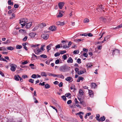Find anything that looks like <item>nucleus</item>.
I'll use <instances>...</instances> for the list:
<instances>
[{
	"label": "nucleus",
	"instance_id": "f257e3e1",
	"mask_svg": "<svg viewBox=\"0 0 122 122\" xmlns=\"http://www.w3.org/2000/svg\"><path fill=\"white\" fill-rule=\"evenodd\" d=\"M68 66L66 65L61 66L59 68V70L61 71L65 72L67 71Z\"/></svg>",
	"mask_w": 122,
	"mask_h": 122
},
{
	"label": "nucleus",
	"instance_id": "f03ea898",
	"mask_svg": "<svg viewBox=\"0 0 122 122\" xmlns=\"http://www.w3.org/2000/svg\"><path fill=\"white\" fill-rule=\"evenodd\" d=\"M19 23L23 27L25 26L26 24V22H25L24 19L23 18H22L20 20Z\"/></svg>",
	"mask_w": 122,
	"mask_h": 122
},
{
	"label": "nucleus",
	"instance_id": "7ed1b4c3",
	"mask_svg": "<svg viewBox=\"0 0 122 122\" xmlns=\"http://www.w3.org/2000/svg\"><path fill=\"white\" fill-rule=\"evenodd\" d=\"M34 52L36 54L38 55L41 53V52H42V51L38 47L35 50Z\"/></svg>",
	"mask_w": 122,
	"mask_h": 122
},
{
	"label": "nucleus",
	"instance_id": "20e7f679",
	"mask_svg": "<svg viewBox=\"0 0 122 122\" xmlns=\"http://www.w3.org/2000/svg\"><path fill=\"white\" fill-rule=\"evenodd\" d=\"M100 20L102 22H105L106 21V19L105 17L102 16L100 17Z\"/></svg>",
	"mask_w": 122,
	"mask_h": 122
},
{
	"label": "nucleus",
	"instance_id": "39448f33",
	"mask_svg": "<svg viewBox=\"0 0 122 122\" xmlns=\"http://www.w3.org/2000/svg\"><path fill=\"white\" fill-rule=\"evenodd\" d=\"M49 35L47 34H43L41 35V37L44 39H47L49 38Z\"/></svg>",
	"mask_w": 122,
	"mask_h": 122
},
{
	"label": "nucleus",
	"instance_id": "423d86ee",
	"mask_svg": "<svg viewBox=\"0 0 122 122\" xmlns=\"http://www.w3.org/2000/svg\"><path fill=\"white\" fill-rule=\"evenodd\" d=\"M64 2H60L58 4V5L59 8L61 9L64 6Z\"/></svg>",
	"mask_w": 122,
	"mask_h": 122
},
{
	"label": "nucleus",
	"instance_id": "0eeeda50",
	"mask_svg": "<svg viewBox=\"0 0 122 122\" xmlns=\"http://www.w3.org/2000/svg\"><path fill=\"white\" fill-rule=\"evenodd\" d=\"M119 51L117 49H116L113 50L112 55H114L115 54H118L119 53Z\"/></svg>",
	"mask_w": 122,
	"mask_h": 122
},
{
	"label": "nucleus",
	"instance_id": "6e6552de",
	"mask_svg": "<svg viewBox=\"0 0 122 122\" xmlns=\"http://www.w3.org/2000/svg\"><path fill=\"white\" fill-rule=\"evenodd\" d=\"M46 26V24L45 23H42L39 25V27L41 28H43Z\"/></svg>",
	"mask_w": 122,
	"mask_h": 122
},
{
	"label": "nucleus",
	"instance_id": "1a4fd4ad",
	"mask_svg": "<svg viewBox=\"0 0 122 122\" xmlns=\"http://www.w3.org/2000/svg\"><path fill=\"white\" fill-rule=\"evenodd\" d=\"M89 94L90 97H93V92L92 91L89 90Z\"/></svg>",
	"mask_w": 122,
	"mask_h": 122
},
{
	"label": "nucleus",
	"instance_id": "9d476101",
	"mask_svg": "<svg viewBox=\"0 0 122 122\" xmlns=\"http://www.w3.org/2000/svg\"><path fill=\"white\" fill-rule=\"evenodd\" d=\"M49 29L50 30L53 31L56 30V28L55 26H53L50 27Z\"/></svg>",
	"mask_w": 122,
	"mask_h": 122
},
{
	"label": "nucleus",
	"instance_id": "9b49d317",
	"mask_svg": "<svg viewBox=\"0 0 122 122\" xmlns=\"http://www.w3.org/2000/svg\"><path fill=\"white\" fill-rule=\"evenodd\" d=\"M31 22L28 23L25 26V27L27 28H29L31 26Z\"/></svg>",
	"mask_w": 122,
	"mask_h": 122
},
{
	"label": "nucleus",
	"instance_id": "f8f14e48",
	"mask_svg": "<svg viewBox=\"0 0 122 122\" xmlns=\"http://www.w3.org/2000/svg\"><path fill=\"white\" fill-rule=\"evenodd\" d=\"M63 13V12L62 11H60L59 12V15H57V17H62V16L63 15L62 14V13Z\"/></svg>",
	"mask_w": 122,
	"mask_h": 122
},
{
	"label": "nucleus",
	"instance_id": "ddd939ff",
	"mask_svg": "<svg viewBox=\"0 0 122 122\" xmlns=\"http://www.w3.org/2000/svg\"><path fill=\"white\" fill-rule=\"evenodd\" d=\"M53 46L52 44H51L47 46L46 47L48 51L50 50L51 49V47Z\"/></svg>",
	"mask_w": 122,
	"mask_h": 122
},
{
	"label": "nucleus",
	"instance_id": "4468645a",
	"mask_svg": "<svg viewBox=\"0 0 122 122\" xmlns=\"http://www.w3.org/2000/svg\"><path fill=\"white\" fill-rule=\"evenodd\" d=\"M36 35V34L35 33H31L29 34V35L31 37H34Z\"/></svg>",
	"mask_w": 122,
	"mask_h": 122
},
{
	"label": "nucleus",
	"instance_id": "2eb2a0df",
	"mask_svg": "<svg viewBox=\"0 0 122 122\" xmlns=\"http://www.w3.org/2000/svg\"><path fill=\"white\" fill-rule=\"evenodd\" d=\"M97 85L94 83H92L91 84V86L92 88H96Z\"/></svg>",
	"mask_w": 122,
	"mask_h": 122
},
{
	"label": "nucleus",
	"instance_id": "dca6fc26",
	"mask_svg": "<svg viewBox=\"0 0 122 122\" xmlns=\"http://www.w3.org/2000/svg\"><path fill=\"white\" fill-rule=\"evenodd\" d=\"M67 61L68 63H72L73 62V60L72 58L70 57L68 58Z\"/></svg>",
	"mask_w": 122,
	"mask_h": 122
},
{
	"label": "nucleus",
	"instance_id": "f3484780",
	"mask_svg": "<svg viewBox=\"0 0 122 122\" xmlns=\"http://www.w3.org/2000/svg\"><path fill=\"white\" fill-rule=\"evenodd\" d=\"M20 77L19 75H17V76H15L14 78L15 80L18 81L19 80V78H20Z\"/></svg>",
	"mask_w": 122,
	"mask_h": 122
},
{
	"label": "nucleus",
	"instance_id": "a211bd4d",
	"mask_svg": "<svg viewBox=\"0 0 122 122\" xmlns=\"http://www.w3.org/2000/svg\"><path fill=\"white\" fill-rule=\"evenodd\" d=\"M11 70L13 71H15L16 69L15 66H11V67L10 68Z\"/></svg>",
	"mask_w": 122,
	"mask_h": 122
},
{
	"label": "nucleus",
	"instance_id": "6ab92c4d",
	"mask_svg": "<svg viewBox=\"0 0 122 122\" xmlns=\"http://www.w3.org/2000/svg\"><path fill=\"white\" fill-rule=\"evenodd\" d=\"M41 75L42 76H45L46 77L47 76L46 73L44 72H42L41 73Z\"/></svg>",
	"mask_w": 122,
	"mask_h": 122
},
{
	"label": "nucleus",
	"instance_id": "aec40b11",
	"mask_svg": "<svg viewBox=\"0 0 122 122\" xmlns=\"http://www.w3.org/2000/svg\"><path fill=\"white\" fill-rule=\"evenodd\" d=\"M105 117L104 116H103L102 117H101L100 118V120L101 121H105Z\"/></svg>",
	"mask_w": 122,
	"mask_h": 122
},
{
	"label": "nucleus",
	"instance_id": "412c9836",
	"mask_svg": "<svg viewBox=\"0 0 122 122\" xmlns=\"http://www.w3.org/2000/svg\"><path fill=\"white\" fill-rule=\"evenodd\" d=\"M8 4L10 5H13V2H11V0H9L8 1Z\"/></svg>",
	"mask_w": 122,
	"mask_h": 122
},
{
	"label": "nucleus",
	"instance_id": "4be33fe9",
	"mask_svg": "<svg viewBox=\"0 0 122 122\" xmlns=\"http://www.w3.org/2000/svg\"><path fill=\"white\" fill-rule=\"evenodd\" d=\"M98 9H100L101 11L103 10V9H104V8L103 7V6L102 5L99 6Z\"/></svg>",
	"mask_w": 122,
	"mask_h": 122
},
{
	"label": "nucleus",
	"instance_id": "5701e85b",
	"mask_svg": "<svg viewBox=\"0 0 122 122\" xmlns=\"http://www.w3.org/2000/svg\"><path fill=\"white\" fill-rule=\"evenodd\" d=\"M84 39H77L74 40L76 42H79L82 41L84 40Z\"/></svg>",
	"mask_w": 122,
	"mask_h": 122
},
{
	"label": "nucleus",
	"instance_id": "b1692460",
	"mask_svg": "<svg viewBox=\"0 0 122 122\" xmlns=\"http://www.w3.org/2000/svg\"><path fill=\"white\" fill-rule=\"evenodd\" d=\"M96 119L97 120L99 121H100V119L99 118L100 115L99 114H97L96 115Z\"/></svg>",
	"mask_w": 122,
	"mask_h": 122
},
{
	"label": "nucleus",
	"instance_id": "393cba45",
	"mask_svg": "<svg viewBox=\"0 0 122 122\" xmlns=\"http://www.w3.org/2000/svg\"><path fill=\"white\" fill-rule=\"evenodd\" d=\"M79 93L80 95L82 96L83 95L84 92L81 90L80 89L79 91Z\"/></svg>",
	"mask_w": 122,
	"mask_h": 122
},
{
	"label": "nucleus",
	"instance_id": "a878e982",
	"mask_svg": "<svg viewBox=\"0 0 122 122\" xmlns=\"http://www.w3.org/2000/svg\"><path fill=\"white\" fill-rule=\"evenodd\" d=\"M84 114V113L83 112H80L79 113H76V115H79L80 116V115H81V114H82V115H83Z\"/></svg>",
	"mask_w": 122,
	"mask_h": 122
},
{
	"label": "nucleus",
	"instance_id": "bb28decb",
	"mask_svg": "<svg viewBox=\"0 0 122 122\" xmlns=\"http://www.w3.org/2000/svg\"><path fill=\"white\" fill-rule=\"evenodd\" d=\"M7 49L10 50H12L14 49V48L13 47L10 46L9 47H7Z\"/></svg>",
	"mask_w": 122,
	"mask_h": 122
},
{
	"label": "nucleus",
	"instance_id": "cd10ccee",
	"mask_svg": "<svg viewBox=\"0 0 122 122\" xmlns=\"http://www.w3.org/2000/svg\"><path fill=\"white\" fill-rule=\"evenodd\" d=\"M45 85V87L46 89H48L50 87V86L48 84H46Z\"/></svg>",
	"mask_w": 122,
	"mask_h": 122
},
{
	"label": "nucleus",
	"instance_id": "c85d7f7f",
	"mask_svg": "<svg viewBox=\"0 0 122 122\" xmlns=\"http://www.w3.org/2000/svg\"><path fill=\"white\" fill-rule=\"evenodd\" d=\"M84 72L83 71H80L78 72V74L79 75H81L84 73Z\"/></svg>",
	"mask_w": 122,
	"mask_h": 122
},
{
	"label": "nucleus",
	"instance_id": "c756f323",
	"mask_svg": "<svg viewBox=\"0 0 122 122\" xmlns=\"http://www.w3.org/2000/svg\"><path fill=\"white\" fill-rule=\"evenodd\" d=\"M40 56L41 57L43 58H46L47 57V56L46 55H45L44 54H42Z\"/></svg>",
	"mask_w": 122,
	"mask_h": 122
},
{
	"label": "nucleus",
	"instance_id": "7c9ffc66",
	"mask_svg": "<svg viewBox=\"0 0 122 122\" xmlns=\"http://www.w3.org/2000/svg\"><path fill=\"white\" fill-rule=\"evenodd\" d=\"M71 77H69L66 78L65 80L66 81H70L71 80Z\"/></svg>",
	"mask_w": 122,
	"mask_h": 122
},
{
	"label": "nucleus",
	"instance_id": "2f4dec72",
	"mask_svg": "<svg viewBox=\"0 0 122 122\" xmlns=\"http://www.w3.org/2000/svg\"><path fill=\"white\" fill-rule=\"evenodd\" d=\"M16 49H20L22 48V46L21 45H18L16 46Z\"/></svg>",
	"mask_w": 122,
	"mask_h": 122
},
{
	"label": "nucleus",
	"instance_id": "473e14b6",
	"mask_svg": "<svg viewBox=\"0 0 122 122\" xmlns=\"http://www.w3.org/2000/svg\"><path fill=\"white\" fill-rule=\"evenodd\" d=\"M60 55V53L59 52H57L55 53L54 54V56L55 57H57L59 56Z\"/></svg>",
	"mask_w": 122,
	"mask_h": 122
},
{
	"label": "nucleus",
	"instance_id": "72a5a7b5",
	"mask_svg": "<svg viewBox=\"0 0 122 122\" xmlns=\"http://www.w3.org/2000/svg\"><path fill=\"white\" fill-rule=\"evenodd\" d=\"M92 66V65L91 64V63H88L87 65L86 66L88 68H90Z\"/></svg>",
	"mask_w": 122,
	"mask_h": 122
},
{
	"label": "nucleus",
	"instance_id": "f704fd0d",
	"mask_svg": "<svg viewBox=\"0 0 122 122\" xmlns=\"http://www.w3.org/2000/svg\"><path fill=\"white\" fill-rule=\"evenodd\" d=\"M80 103L83 106H85V103L82 100L81 101H80Z\"/></svg>",
	"mask_w": 122,
	"mask_h": 122
},
{
	"label": "nucleus",
	"instance_id": "c9c22d12",
	"mask_svg": "<svg viewBox=\"0 0 122 122\" xmlns=\"http://www.w3.org/2000/svg\"><path fill=\"white\" fill-rule=\"evenodd\" d=\"M78 51L77 50H75L73 52V53L74 54H78Z\"/></svg>",
	"mask_w": 122,
	"mask_h": 122
},
{
	"label": "nucleus",
	"instance_id": "e433bc0d",
	"mask_svg": "<svg viewBox=\"0 0 122 122\" xmlns=\"http://www.w3.org/2000/svg\"><path fill=\"white\" fill-rule=\"evenodd\" d=\"M28 37L27 36H25V37L22 39V40L24 41H25L27 39Z\"/></svg>",
	"mask_w": 122,
	"mask_h": 122
},
{
	"label": "nucleus",
	"instance_id": "4c0bfd02",
	"mask_svg": "<svg viewBox=\"0 0 122 122\" xmlns=\"http://www.w3.org/2000/svg\"><path fill=\"white\" fill-rule=\"evenodd\" d=\"M66 51L64 50L61 51L60 52V53L61 54H62L66 53Z\"/></svg>",
	"mask_w": 122,
	"mask_h": 122
},
{
	"label": "nucleus",
	"instance_id": "58836bf2",
	"mask_svg": "<svg viewBox=\"0 0 122 122\" xmlns=\"http://www.w3.org/2000/svg\"><path fill=\"white\" fill-rule=\"evenodd\" d=\"M122 27V24L120 25H118L117 27H116L115 28V29L119 28H121Z\"/></svg>",
	"mask_w": 122,
	"mask_h": 122
},
{
	"label": "nucleus",
	"instance_id": "ea45409f",
	"mask_svg": "<svg viewBox=\"0 0 122 122\" xmlns=\"http://www.w3.org/2000/svg\"><path fill=\"white\" fill-rule=\"evenodd\" d=\"M83 55L85 57H87L88 56V55L86 53H83Z\"/></svg>",
	"mask_w": 122,
	"mask_h": 122
},
{
	"label": "nucleus",
	"instance_id": "a19ab883",
	"mask_svg": "<svg viewBox=\"0 0 122 122\" xmlns=\"http://www.w3.org/2000/svg\"><path fill=\"white\" fill-rule=\"evenodd\" d=\"M77 61L78 64H80L81 62V59L80 58H78L77 59Z\"/></svg>",
	"mask_w": 122,
	"mask_h": 122
},
{
	"label": "nucleus",
	"instance_id": "79ce46f5",
	"mask_svg": "<svg viewBox=\"0 0 122 122\" xmlns=\"http://www.w3.org/2000/svg\"><path fill=\"white\" fill-rule=\"evenodd\" d=\"M31 77L33 78H36V75L35 74H33L32 75Z\"/></svg>",
	"mask_w": 122,
	"mask_h": 122
},
{
	"label": "nucleus",
	"instance_id": "37998d69",
	"mask_svg": "<svg viewBox=\"0 0 122 122\" xmlns=\"http://www.w3.org/2000/svg\"><path fill=\"white\" fill-rule=\"evenodd\" d=\"M89 21V20L87 18L85 19L84 21V23L88 22Z\"/></svg>",
	"mask_w": 122,
	"mask_h": 122
},
{
	"label": "nucleus",
	"instance_id": "c03bdc74",
	"mask_svg": "<svg viewBox=\"0 0 122 122\" xmlns=\"http://www.w3.org/2000/svg\"><path fill=\"white\" fill-rule=\"evenodd\" d=\"M1 49H0V51H6V48L4 47H1Z\"/></svg>",
	"mask_w": 122,
	"mask_h": 122
},
{
	"label": "nucleus",
	"instance_id": "a18cd8bd",
	"mask_svg": "<svg viewBox=\"0 0 122 122\" xmlns=\"http://www.w3.org/2000/svg\"><path fill=\"white\" fill-rule=\"evenodd\" d=\"M33 99L34 100H35V101L34 102V103H37L38 102V101L36 100V98H35V97H34V96H33Z\"/></svg>",
	"mask_w": 122,
	"mask_h": 122
},
{
	"label": "nucleus",
	"instance_id": "49530a36",
	"mask_svg": "<svg viewBox=\"0 0 122 122\" xmlns=\"http://www.w3.org/2000/svg\"><path fill=\"white\" fill-rule=\"evenodd\" d=\"M28 63V62L26 61H25L24 62H22V64L23 65H24Z\"/></svg>",
	"mask_w": 122,
	"mask_h": 122
},
{
	"label": "nucleus",
	"instance_id": "de8ad7c7",
	"mask_svg": "<svg viewBox=\"0 0 122 122\" xmlns=\"http://www.w3.org/2000/svg\"><path fill=\"white\" fill-rule=\"evenodd\" d=\"M45 45H42L41 47L40 48L41 49L42 51L44 50L45 49L43 48L45 47Z\"/></svg>",
	"mask_w": 122,
	"mask_h": 122
},
{
	"label": "nucleus",
	"instance_id": "09e8293b",
	"mask_svg": "<svg viewBox=\"0 0 122 122\" xmlns=\"http://www.w3.org/2000/svg\"><path fill=\"white\" fill-rule=\"evenodd\" d=\"M61 97L63 99L64 101H66V97L64 96H62Z\"/></svg>",
	"mask_w": 122,
	"mask_h": 122
},
{
	"label": "nucleus",
	"instance_id": "8fccbe9b",
	"mask_svg": "<svg viewBox=\"0 0 122 122\" xmlns=\"http://www.w3.org/2000/svg\"><path fill=\"white\" fill-rule=\"evenodd\" d=\"M62 58L64 60H65L67 58V56L66 55H64L62 56Z\"/></svg>",
	"mask_w": 122,
	"mask_h": 122
},
{
	"label": "nucleus",
	"instance_id": "3c124183",
	"mask_svg": "<svg viewBox=\"0 0 122 122\" xmlns=\"http://www.w3.org/2000/svg\"><path fill=\"white\" fill-rule=\"evenodd\" d=\"M39 46V44H35V45H34V44H32L31 45V47H35L37 46Z\"/></svg>",
	"mask_w": 122,
	"mask_h": 122
},
{
	"label": "nucleus",
	"instance_id": "603ef678",
	"mask_svg": "<svg viewBox=\"0 0 122 122\" xmlns=\"http://www.w3.org/2000/svg\"><path fill=\"white\" fill-rule=\"evenodd\" d=\"M59 76H60V77H59V78L62 79H64V76L60 74Z\"/></svg>",
	"mask_w": 122,
	"mask_h": 122
},
{
	"label": "nucleus",
	"instance_id": "864d4df0",
	"mask_svg": "<svg viewBox=\"0 0 122 122\" xmlns=\"http://www.w3.org/2000/svg\"><path fill=\"white\" fill-rule=\"evenodd\" d=\"M59 60L58 59H57L55 61V63L56 64H57L59 63Z\"/></svg>",
	"mask_w": 122,
	"mask_h": 122
},
{
	"label": "nucleus",
	"instance_id": "5fc2aeb1",
	"mask_svg": "<svg viewBox=\"0 0 122 122\" xmlns=\"http://www.w3.org/2000/svg\"><path fill=\"white\" fill-rule=\"evenodd\" d=\"M72 102V101L71 100H69L67 102V103L68 104H71Z\"/></svg>",
	"mask_w": 122,
	"mask_h": 122
},
{
	"label": "nucleus",
	"instance_id": "6e6d98bb",
	"mask_svg": "<svg viewBox=\"0 0 122 122\" xmlns=\"http://www.w3.org/2000/svg\"><path fill=\"white\" fill-rule=\"evenodd\" d=\"M83 51H84L86 52V53L87 52H88V49H87L85 48H83Z\"/></svg>",
	"mask_w": 122,
	"mask_h": 122
},
{
	"label": "nucleus",
	"instance_id": "4d7b16f0",
	"mask_svg": "<svg viewBox=\"0 0 122 122\" xmlns=\"http://www.w3.org/2000/svg\"><path fill=\"white\" fill-rule=\"evenodd\" d=\"M74 101L76 104H77L79 103V102L77 101V99L76 98L75 99Z\"/></svg>",
	"mask_w": 122,
	"mask_h": 122
},
{
	"label": "nucleus",
	"instance_id": "13d9d810",
	"mask_svg": "<svg viewBox=\"0 0 122 122\" xmlns=\"http://www.w3.org/2000/svg\"><path fill=\"white\" fill-rule=\"evenodd\" d=\"M34 80H33L31 79H30L29 80V81L30 82H31L32 83H33L34 82Z\"/></svg>",
	"mask_w": 122,
	"mask_h": 122
},
{
	"label": "nucleus",
	"instance_id": "bf43d9fd",
	"mask_svg": "<svg viewBox=\"0 0 122 122\" xmlns=\"http://www.w3.org/2000/svg\"><path fill=\"white\" fill-rule=\"evenodd\" d=\"M45 82H43L42 83H39V85H41L42 86H43L45 85Z\"/></svg>",
	"mask_w": 122,
	"mask_h": 122
},
{
	"label": "nucleus",
	"instance_id": "052dcab7",
	"mask_svg": "<svg viewBox=\"0 0 122 122\" xmlns=\"http://www.w3.org/2000/svg\"><path fill=\"white\" fill-rule=\"evenodd\" d=\"M19 5L17 4H15L14 5V7L15 8H18Z\"/></svg>",
	"mask_w": 122,
	"mask_h": 122
},
{
	"label": "nucleus",
	"instance_id": "680f3d73",
	"mask_svg": "<svg viewBox=\"0 0 122 122\" xmlns=\"http://www.w3.org/2000/svg\"><path fill=\"white\" fill-rule=\"evenodd\" d=\"M87 35L91 37L93 36L92 34L91 33H89L87 34Z\"/></svg>",
	"mask_w": 122,
	"mask_h": 122
},
{
	"label": "nucleus",
	"instance_id": "e2e57ef3",
	"mask_svg": "<svg viewBox=\"0 0 122 122\" xmlns=\"http://www.w3.org/2000/svg\"><path fill=\"white\" fill-rule=\"evenodd\" d=\"M56 48H60V45L58 44L55 46Z\"/></svg>",
	"mask_w": 122,
	"mask_h": 122
},
{
	"label": "nucleus",
	"instance_id": "0e129e2a",
	"mask_svg": "<svg viewBox=\"0 0 122 122\" xmlns=\"http://www.w3.org/2000/svg\"><path fill=\"white\" fill-rule=\"evenodd\" d=\"M22 77L24 79H25V78H27V76L26 75H24L22 76Z\"/></svg>",
	"mask_w": 122,
	"mask_h": 122
},
{
	"label": "nucleus",
	"instance_id": "69168bd1",
	"mask_svg": "<svg viewBox=\"0 0 122 122\" xmlns=\"http://www.w3.org/2000/svg\"><path fill=\"white\" fill-rule=\"evenodd\" d=\"M71 95V94L70 93H68L66 94L65 95L66 97H68L69 96Z\"/></svg>",
	"mask_w": 122,
	"mask_h": 122
},
{
	"label": "nucleus",
	"instance_id": "338daca9",
	"mask_svg": "<svg viewBox=\"0 0 122 122\" xmlns=\"http://www.w3.org/2000/svg\"><path fill=\"white\" fill-rule=\"evenodd\" d=\"M75 70L76 72H77L78 73V72L79 71V69L78 68H75Z\"/></svg>",
	"mask_w": 122,
	"mask_h": 122
},
{
	"label": "nucleus",
	"instance_id": "774afa93",
	"mask_svg": "<svg viewBox=\"0 0 122 122\" xmlns=\"http://www.w3.org/2000/svg\"><path fill=\"white\" fill-rule=\"evenodd\" d=\"M59 86L60 87H61L63 86V83L62 82H61L59 84Z\"/></svg>",
	"mask_w": 122,
	"mask_h": 122
}]
</instances>
